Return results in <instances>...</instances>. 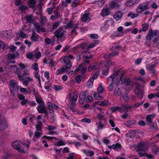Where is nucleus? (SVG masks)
Segmentation results:
<instances>
[{"label": "nucleus", "mask_w": 159, "mask_h": 159, "mask_svg": "<svg viewBox=\"0 0 159 159\" xmlns=\"http://www.w3.org/2000/svg\"><path fill=\"white\" fill-rule=\"evenodd\" d=\"M10 89L11 93L15 96L19 90L20 86L18 85V83L15 80H12L9 81Z\"/></svg>", "instance_id": "nucleus-3"}, {"label": "nucleus", "mask_w": 159, "mask_h": 159, "mask_svg": "<svg viewBox=\"0 0 159 159\" xmlns=\"http://www.w3.org/2000/svg\"><path fill=\"white\" fill-rule=\"evenodd\" d=\"M135 84L136 89L134 91L135 93L137 94L142 93V90L141 89V85L138 83H136Z\"/></svg>", "instance_id": "nucleus-26"}, {"label": "nucleus", "mask_w": 159, "mask_h": 159, "mask_svg": "<svg viewBox=\"0 0 159 159\" xmlns=\"http://www.w3.org/2000/svg\"><path fill=\"white\" fill-rule=\"evenodd\" d=\"M59 25V23L57 22H55L52 25V29H55Z\"/></svg>", "instance_id": "nucleus-64"}, {"label": "nucleus", "mask_w": 159, "mask_h": 159, "mask_svg": "<svg viewBox=\"0 0 159 159\" xmlns=\"http://www.w3.org/2000/svg\"><path fill=\"white\" fill-rule=\"evenodd\" d=\"M46 31V30L45 29L43 28H41V27L39 28V29L37 30V32L38 33H42L43 32H45Z\"/></svg>", "instance_id": "nucleus-60"}, {"label": "nucleus", "mask_w": 159, "mask_h": 159, "mask_svg": "<svg viewBox=\"0 0 159 159\" xmlns=\"http://www.w3.org/2000/svg\"><path fill=\"white\" fill-rule=\"evenodd\" d=\"M150 127L151 129L153 130H155L157 129V126L153 124H151L150 125Z\"/></svg>", "instance_id": "nucleus-61"}, {"label": "nucleus", "mask_w": 159, "mask_h": 159, "mask_svg": "<svg viewBox=\"0 0 159 159\" xmlns=\"http://www.w3.org/2000/svg\"><path fill=\"white\" fill-rule=\"evenodd\" d=\"M136 123L135 121L134 120H131L127 121V125L129 126L134 125H135Z\"/></svg>", "instance_id": "nucleus-41"}, {"label": "nucleus", "mask_w": 159, "mask_h": 159, "mask_svg": "<svg viewBox=\"0 0 159 159\" xmlns=\"http://www.w3.org/2000/svg\"><path fill=\"white\" fill-rule=\"evenodd\" d=\"M89 92L88 91H85L83 94L82 95H80L79 97V102L80 104L83 103L85 100L86 98V96H88Z\"/></svg>", "instance_id": "nucleus-12"}, {"label": "nucleus", "mask_w": 159, "mask_h": 159, "mask_svg": "<svg viewBox=\"0 0 159 159\" xmlns=\"http://www.w3.org/2000/svg\"><path fill=\"white\" fill-rule=\"evenodd\" d=\"M121 145L119 143H117L116 144L112 145V148L113 149L117 151H118L120 149Z\"/></svg>", "instance_id": "nucleus-33"}, {"label": "nucleus", "mask_w": 159, "mask_h": 159, "mask_svg": "<svg viewBox=\"0 0 159 159\" xmlns=\"http://www.w3.org/2000/svg\"><path fill=\"white\" fill-rule=\"evenodd\" d=\"M96 125L98 126V129H102L104 128L106 126L105 124L102 123L101 121H99L98 123L97 122L96 123Z\"/></svg>", "instance_id": "nucleus-30"}, {"label": "nucleus", "mask_w": 159, "mask_h": 159, "mask_svg": "<svg viewBox=\"0 0 159 159\" xmlns=\"http://www.w3.org/2000/svg\"><path fill=\"white\" fill-rule=\"evenodd\" d=\"M10 155L6 152H5L2 157V159H8Z\"/></svg>", "instance_id": "nucleus-59"}, {"label": "nucleus", "mask_w": 159, "mask_h": 159, "mask_svg": "<svg viewBox=\"0 0 159 159\" xmlns=\"http://www.w3.org/2000/svg\"><path fill=\"white\" fill-rule=\"evenodd\" d=\"M101 16L103 17L106 16L110 14L108 9L105 8L103 9L101 12Z\"/></svg>", "instance_id": "nucleus-28"}, {"label": "nucleus", "mask_w": 159, "mask_h": 159, "mask_svg": "<svg viewBox=\"0 0 159 159\" xmlns=\"http://www.w3.org/2000/svg\"><path fill=\"white\" fill-rule=\"evenodd\" d=\"M39 71H36L34 73V75L35 77L37 79V80L40 82V78L39 76L38 75L39 74Z\"/></svg>", "instance_id": "nucleus-47"}, {"label": "nucleus", "mask_w": 159, "mask_h": 159, "mask_svg": "<svg viewBox=\"0 0 159 159\" xmlns=\"http://www.w3.org/2000/svg\"><path fill=\"white\" fill-rule=\"evenodd\" d=\"M89 14L88 13H84L81 16L82 20L84 22H85L87 20H89L90 18L89 16Z\"/></svg>", "instance_id": "nucleus-29"}, {"label": "nucleus", "mask_w": 159, "mask_h": 159, "mask_svg": "<svg viewBox=\"0 0 159 159\" xmlns=\"http://www.w3.org/2000/svg\"><path fill=\"white\" fill-rule=\"evenodd\" d=\"M93 79L90 78L87 83V85L89 88H91L93 86Z\"/></svg>", "instance_id": "nucleus-34"}, {"label": "nucleus", "mask_w": 159, "mask_h": 159, "mask_svg": "<svg viewBox=\"0 0 159 159\" xmlns=\"http://www.w3.org/2000/svg\"><path fill=\"white\" fill-rule=\"evenodd\" d=\"M66 144V143L64 141L60 140L59 141H58L54 143V145L56 146H61L65 145Z\"/></svg>", "instance_id": "nucleus-39"}, {"label": "nucleus", "mask_w": 159, "mask_h": 159, "mask_svg": "<svg viewBox=\"0 0 159 159\" xmlns=\"http://www.w3.org/2000/svg\"><path fill=\"white\" fill-rule=\"evenodd\" d=\"M113 24V21L111 19H109L106 20L101 28V30L105 32L108 26L110 25H112Z\"/></svg>", "instance_id": "nucleus-9"}, {"label": "nucleus", "mask_w": 159, "mask_h": 159, "mask_svg": "<svg viewBox=\"0 0 159 159\" xmlns=\"http://www.w3.org/2000/svg\"><path fill=\"white\" fill-rule=\"evenodd\" d=\"M118 52H112L109 55H106L105 57L107 58H110L115 55H117L118 54Z\"/></svg>", "instance_id": "nucleus-35"}, {"label": "nucleus", "mask_w": 159, "mask_h": 159, "mask_svg": "<svg viewBox=\"0 0 159 159\" xmlns=\"http://www.w3.org/2000/svg\"><path fill=\"white\" fill-rule=\"evenodd\" d=\"M41 22L42 24H43L47 22L46 17L45 16H41Z\"/></svg>", "instance_id": "nucleus-57"}, {"label": "nucleus", "mask_w": 159, "mask_h": 159, "mask_svg": "<svg viewBox=\"0 0 159 159\" xmlns=\"http://www.w3.org/2000/svg\"><path fill=\"white\" fill-rule=\"evenodd\" d=\"M142 30L143 31H145L147 30L149 27V25L146 23L143 24L142 25ZM142 30H139V33H141Z\"/></svg>", "instance_id": "nucleus-37"}, {"label": "nucleus", "mask_w": 159, "mask_h": 159, "mask_svg": "<svg viewBox=\"0 0 159 159\" xmlns=\"http://www.w3.org/2000/svg\"><path fill=\"white\" fill-rule=\"evenodd\" d=\"M121 106L123 107V111L125 112V114L122 116L121 118L123 119H125L127 118L128 116V114L127 113L128 109L130 108L131 107L128 104L122 105Z\"/></svg>", "instance_id": "nucleus-16"}, {"label": "nucleus", "mask_w": 159, "mask_h": 159, "mask_svg": "<svg viewBox=\"0 0 159 159\" xmlns=\"http://www.w3.org/2000/svg\"><path fill=\"white\" fill-rule=\"evenodd\" d=\"M69 69L68 68L65 66H63L62 68L57 70L56 71V74L59 75L63 73L66 72Z\"/></svg>", "instance_id": "nucleus-19"}, {"label": "nucleus", "mask_w": 159, "mask_h": 159, "mask_svg": "<svg viewBox=\"0 0 159 159\" xmlns=\"http://www.w3.org/2000/svg\"><path fill=\"white\" fill-rule=\"evenodd\" d=\"M67 27L68 28L72 29L71 33H72L74 32L76 29L77 28L78 24L74 23L72 22H70L67 24Z\"/></svg>", "instance_id": "nucleus-18"}, {"label": "nucleus", "mask_w": 159, "mask_h": 159, "mask_svg": "<svg viewBox=\"0 0 159 159\" xmlns=\"http://www.w3.org/2000/svg\"><path fill=\"white\" fill-rule=\"evenodd\" d=\"M19 54L17 52L12 54H9L8 56V58L9 59H14L18 57Z\"/></svg>", "instance_id": "nucleus-27"}, {"label": "nucleus", "mask_w": 159, "mask_h": 159, "mask_svg": "<svg viewBox=\"0 0 159 159\" xmlns=\"http://www.w3.org/2000/svg\"><path fill=\"white\" fill-rule=\"evenodd\" d=\"M33 17V15L30 14L29 15L25 16L26 20L27 22L28 23L31 22L32 21H33L32 18Z\"/></svg>", "instance_id": "nucleus-38"}, {"label": "nucleus", "mask_w": 159, "mask_h": 159, "mask_svg": "<svg viewBox=\"0 0 159 159\" xmlns=\"http://www.w3.org/2000/svg\"><path fill=\"white\" fill-rule=\"evenodd\" d=\"M51 86V84L49 81H48L44 84V88L46 89H49Z\"/></svg>", "instance_id": "nucleus-50"}, {"label": "nucleus", "mask_w": 159, "mask_h": 159, "mask_svg": "<svg viewBox=\"0 0 159 159\" xmlns=\"http://www.w3.org/2000/svg\"><path fill=\"white\" fill-rule=\"evenodd\" d=\"M87 69V66H86L81 65V72L82 74H84Z\"/></svg>", "instance_id": "nucleus-56"}, {"label": "nucleus", "mask_w": 159, "mask_h": 159, "mask_svg": "<svg viewBox=\"0 0 159 159\" xmlns=\"http://www.w3.org/2000/svg\"><path fill=\"white\" fill-rule=\"evenodd\" d=\"M31 68L33 70H34L35 71H38V67L37 63H34L32 64L31 67Z\"/></svg>", "instance_id": "nucleus-53"}, {"label": "nucleus", "mask_w": 159, "mask_h": 159, "mask_svg": "<svg viewBox=\"0 0 159 159\" xmlns=\"http://www.w3.org/2000/svg\"><path fill=\"white\" fill-rule=\"evenodd\" d=\"M86 101L87 102H93V98L91 96H89V94L86 97Z\"/></svg>", "instance_id": "nucleus-52"}, {"label": "nucleus", "mask_w": 159, "mask_h": 159, "mask_svg": "<svg viewBox=\"0 0 159 159\" xmlns=\"http://www.w3.org/2000/svg\"><path fill=\"white\" fill-rule=\"evenodd\" d=\"M121 98L124 100L125 102H128L129 99L128 96L126 94H124L121 96Z\"/></svg>", "instance_id": "nucleus-54"}, {"label": "nucleus", "mask_w": 159, "mask_h": 159, "mask_svg": "<svg viewBox=\"0 0 159 159\" xmlns=\"http://www.w3.org/2000/svg\"><path fill=\"white\" fill-rule=\"evenodd\" d=\"M75 57L71 55L65 56L63 58V62L68 69H70L72 66V63L70 60L74 59Z\"/></svg>", "instance_id": "nucleus-6"}, {"label": "nucleus", "mask_w": 159, "mask_h": 159, "mask_svg": "<svg viewBox=\"0 0 159 159\" xmlns=\"http://www.w3.org/2000/svg\"><path fill=\"white\" fill-rule=\"evenodd\" d=\"M68 100L71 103L72 105L75 104L78 98V93L77 91H75L73 93L70 92L69 93Z\"/></svg>", "instance_id": "nucleus-7"}, {"label": "nucleus", "mask_w": 159, "mask_h": 159, "mask_svg": "<svg viewBox=\"0 0 159 159\" xmlns=\"http://www.w3.org/2000/svg\"><path fill=\"white\" fill-rule=\"evenodd\" d=\"M158 31L155 30H150L147 35L146 36V39L147 40H151L154 36H155L158 34Z\"/></svg>", "instance_id": "nucleus-11"}, {"label": "nucleus", "mask_w": 159, "mask_h": 159, "mask_svg": "<svg viewBox=\"0 0 159 159\" xmlns=\"http://www.w3.org/2000/svg\"><path fill=\"white\" fill-rule=\"evenodd\" d=\"M156 66V63L151 65L150 66L147 65L146 67V69L150 70L152 75H154L155 72L154 69V67Z\"/></svg>", "instance_id": "nucleus-23"}, {"label": "nucleus", "mask_w": 159, "mask_h": 159, "mask_svg": "<svg viewBox=\"0 0 159 159\" xmlns=\"http://www.w3.org/2000/svg\"><path fill=\"white\" fill-rule=\"evenodd\" d=\"M108 69L106 67H104L102 70V73L104 75H107L108 74Z\"/></svg>", "instance_id": "nucleus-51"}, {"label": "nucleus", "mask_w": 159, "mask_h": 159, "mask_svg": "<svg viewBox=\"0 0 159 159\" xmlns=\"http://www.w3.org/2000/svg\"><path fill=\"white\" fill-rule=\"evenodd\" d=\"M148 8V3H143L139 4L136 9L137 12L138 13L142 12L147 10Z\"/></svg>", "instance_id": "nucleus-10"}, {"label": "nucleus", "mask_w": 159, "mask_h": 159, "mask_svg": "<svg viewBox=\"0 0 159 159\" xmlns=\"http://www.w3.org/2000/svg\"><path fill=\"white\" fill-rule=\"evenodd\" d=\"M27 103L28 104L30 107L35 106L37 105L35 102L30 100H27L26 102V104Z\"/></svg>", "instance_id": "nucleus-40"}, {"label": "nucleus", "mask_w": 159, "mask_h": 159, "mask_svg": "<svg viewBox=\"0 0 159 159\" xmlns=\"http://www.w3.org/2000/svg\"><path fill=\"white\" fill-rule=\"evenodd\" d=\"M45 43L48 44L53 43H54L53 40H51L48 38H46L45 39Z\"/></svg>", "instance_id": "nucleus-48"}, {"label": "nucleus", "mask_w": 159, "mask_h": 159, "mask_svg": "<svg viewBox=\"0 0 159 159\" xmlns=\"http://www.w3.org/2000/svg\"><path fill=\"white\" fill-rule=\"evenodd\" d=\"M111 7L115 9L118 8L120 6V2L117 0H115L112 1L110 3Z\"/></svg>", "instance_id": "nucleus-20"}, {"label": "nucleus", "mask_w": 159, "mask_h": 159, "mask_svg": "<svg viewBox=\"0 0 159 159\" xmlns=\"http://www.w3.org/2000/svg\"><path fill=\"white\" fill-rule=\"evenodd\" d=\"M46 128L49 131L48 133L50 134H53L57 132L55 130L57 128L53 125H49L47 126Z\"/></svg>", "instance_id": "nucleus-17"}, {"label": "nucleus", "mask_w": 159, "mask_h": 159, "mask_svg": "<svg viewBox=\"0 0 159 159\" xmlns=\"http://www.w3.org/2000/svg\"><path fill=\"white\" fill-rule=\"evenodd\" d=\"M37 109L39 113H45L47 112V109L44 104H40L37 107Z\"/></svg>", "instance_id": "nucleus-15"}, {"label": "nucleus", "mask_w": 159, "mask_h": 159, "mask_svg": "<svg viewBox=\"0 0 159 159\" xmlns=\"http://www.w3.org/2000/svg\"><path fill=\"white\" fill-rule=\"evenodd\" d=\"M18 98L21 101V104L22 106H24L26 104V102L27 100L25 98V96L22 94L18 95Z\"/></svg>", "instance_id": "nucleus-21"}, {"label": "nucleus", "mask_w": 159, "mask_h": 159, "mask_svg": "<svg viewBox=\"0 0 159 159\" xmlns=\"http://www.w3.org/2000/svg\"><path fill=\"white\" fill-rule=\"evenodd\" d=\"M137 0H128L126 3V5L128 7L131 6Z\"/></svg>", "instance_id": "nucleus-32"}, {"label": "nucleus", "mask_w": 159, "mask_h": 159, "mask_svg": "<svg viewBox=\"0 0 159 159\" xmlns=\"http://www.w3.org/2000/svg\"><path fill=\"white\" fill-rule=\"evenodd\" d=\"M35 98L36 101L38 103L40 104H44V103L41 97H36Z\"/></svg>", "instance_id": "nucleus-46"}, {"label": "nucleus", "mask_w": 159, "mask_h": 159, "mask_svg": "<svg viewBox=\"0 0 159 159\" xmlns=\"http://www.w3.org/2000/svg\"><path fill=\"white\" fill-rule=\"evenodd\" d=\"M53 88L55 91H57L62 89L63 87L62 86L60 85H55Z\"/></svg>", "instance_id": "nucleus-55"}, {"label": "nucleus", "mask_w": 159, "mask_h": 159, "mask_svg": "<svg viewBox=\"0 0 159 159\" xmlns=\"http://www.w3.org/2000/svg\"><path fill=\"white\" fill-rule=\"evenodd\" d=\"M7 127V123L5 119H3L0 122V130H2Z\"/></svg>", "instance_id": "nucleus-22"}, {"label": "nucleus", "mask_w": 159, "mask_h": 159, "mask_svg": "<svg viewBox=\"0 0 159 159\" xmlns=\"http://www.w3.org/2000/svg\"><path fill=\"white\" fill-rule=\"evenodd\" d=\"M105 115L103 114H102L100 113L97 114V118L99 120H106V119H104Z\"/></svg>", "instance_id": "nucleus-44"}, {"label": "nucleus", "mask_w": 159, "mask_h": 159, "mask_svg": "<svg viewBox=\"0 0 159 159\" xmlns=\"http://www.w3.org/2000/svg\"><path fill=\"white\" fill-rule=\"evenodd\" d=\"M75 156L73 153L69 154V156L67 158V159H74L75 158Z\"/></svg>", "instance_id": "nucleus-63"}, {"label": "nucleus", "mask_w": 159, "mask_h": 159, "mask_svg": "<svg viewBox=\"0 0 159 159\" xmlns=\"http://www.w3.org/2000/svg\"><path fill=\"white\" fill-rule=\"evenodd\" d=\"M122 76V73L121 72L119 71L115 72L112 74L110 76H109L107 79L108 81H112L109 86L108 89L109 91H111L113 90L114 88V82H113L115 78L117 76L116 79L117 80V83L119 82Z\"/></svg>", "instance_id": "nucleus-2"}, {"label": "nucleus", "mask_w": 159, "mask_h": 159, "mask_svg": "<svg viewBox=\"0 0 159 159\" xmlns=\"http://www.w3.org/2000/svg\"><path fill=\"white\" fill-rule=\"evenodd\" d=\"M30 142L29 141L21 142L19 140H16L11 143V146L14 149L21 153H25L29 148Z\"/></svg>", "instance_id": "nucleus-1"}, {"label": "nucleus", "mask_w": 159, "mask_h": 159, "mask_svg": "<svg viewBox=\"0 0 159 159\" xmlns=\"http://www.w3.org/2000/svg\"><path fill=\"white\" fill-rule=\"evenodd\" d=\"M35 3V0H29L28 5L30 7H34Z\"/></svg>", "instance_id": "nucleus-43"}, {"label": "nucleus", "mask_w": 159, "mask_h": 159, "mask_svg": "<svg viewBox=\"0 0 159 159\" xmlns=\"http://www.w3.org/2000/svg\"><path fill=\"white\" fill-rule=\"evenodd\" d=\"M97 91L98 93L101 94L104 91V88L101 85H100L97 88Z\"/></svg>", "instance_id": "nucleus-45"}, {"label": "nucleus", "mask_w": 159, "mask_h": 159, "mask_svg": "<svg viewBox=\"0 0 159 159\" xmlns=\"http://www.w3.org/2000/svg\"><path fill=\"white\" fill-rule=\"evenodd\" d=\"M12 35V31L10 30H5L0 32V38L4 40L9 39Z\"/></svg>", "instance_id": "nucleus-8"}, {"label": "nucleus", "mask_w": 159, "mask_h": 159, "mask_svg": "<svg viewBox=\"0 0 159 159\" xmlns=\"http://www.w3.org/2000/svg\"><path fill=\"white\" fill-rule=\"evenodd\" d=\"M122 15V12L121 11H118L115 14L114 16V18L116 21H118L120 19Z\"/></svg>", "instance_id": "nucleus-25"}, {"label": "nucleus", "mask_w": 159, "mask_h": 159, "mask_svg": "<svg viewBox=\"0 0 159 159\" xmlns=\"http://www.w3.org/2000/svg\"><path fill=\"white\" fill-rule=\"evenodd\" d=\"M138 16V14L133 13L131 12H129L127 15L128 17H130L132 19H134Z\"/></svg>", "instance_id": "nucleus-42"}, {"label": "nucleus", "mask_w": 159, "mask_h": 159, "mask_svg": "<svg viewBox=\"0 0 159 159\" xmlns=\"http://www.w3.org/2000/svg\"><path fill=\"white\" fill-rule=\"evenodd\" d=\"M102 106H106L109 104V101L106 100H104L102 101Z\"/></svg>", "instance_id": "nucleus-58"}, {"label": "nucleus", "mask_w": 159, "mask_h": 159, "mask_svg": "<svg viewBox=\"0 0 159 159\" xmlns=\"http://www.w3.org/2000/svg\"><path fill=\"white\" fill-rule=\"evenodd\" d=\"M93 96L95 99H96L99 100L102 99L103 98V96H102L99 95V93H98L95 92H93Z\"/></svg>", "instance_id": "nucleus-31"}, {"label": "nucleus", "mask_w": 159, "mask_h": 159, "mask_svg": "<svg viewBox=\"0 0 159 159\" xmlns=\"http://www.w3.org/2000/svg\"><path fill=\"white\" fill-rule=\"evenodd\" d=\"M82 151L87 156L92 157L93 156L94 152L93 151H89L85 149H83Z\"/></svg>", "instance_id": "nucleus-24"}, {"label": "nucleus", "mask_w": 159, "mask_h": 159, "mask_svg": "<svg viewBox=\"0 0 159 159\" xmlns=\"http://www.w3.org/2000/svg\"><path fill=\"white\" fill-rule=\"evenodd\" d=\"M124 83L126 85H129L131 84V81L129 79H126L124 80Z\"/></svg>", "instance_id": "nucleus-62"}, {"label": "nucleus", "mask_w": 159, "mask_h": 159, "mask_svg": "<svg viewBox=\"0 0 159 159\" xmlns=\"http://www.w3.org/2000/svg\"><path fill=\"white\" fill-rule=\"evenodd\" d=\"M101 67L100 64L98 63H95L91 64L88 68V70L90 71L98 69Z\"/></svg>", "instance_id": "nucleus-13"}, {"label": "nucleus", "mask_w": 159, "mask_h": 159, "mask_svg": "<svg viewBox=\"0 0 159 159\" xmlns=\"http://www.w3.org/2000/svg\"><path fill=\"white\" fill-rule=\"evenodd\" d=\"M135 148L137 151L146 152L148 149V144L147 142L141 141Z\"/></svg>", "instance_id": "nucleus-4"}, {"label": "nucleus", "mask_w": 159, "mask_h": 159, "mask_svg": "<svg viewBox=\"0 0 159 159\" xmlns=\"http://www.w3.org/2000/svg\"><path fill=\"white\" fill-rule=\"evenodd\" d=\"M121 93V90L120 88L116 87L114 91V93L116 96H119L120 95Z\"/></svg>", "instance_id": "nucleus-36"}, {"label": "nucleus", "mask_w": 159, "mask_h": 159, "mask_svg": "<svg viewBox=\"0 0 159 159\" xmlns=\"http://www.w3.org/2000/svg\"><path fill=\"white\" fill-rule=\"evenodd\" d=\"M66 31L61 28H59L56 32L54 34L58 40L63 41L65 38Z\"/></svg>", "instance_id": "nucleus-5"}, {"label": "nucleus", "mask_w": 159, "mask_h": 159, "mask_svg": "<svg viewBox=\"0 0 159 159\" xmlns=\"http://www.w3.org/2000/svg\"><path fill=\"white\" fill-rule=\"evenodd\" d=\"M31 39L32 40L34 41H42V38L35 32L33 33L31 37Z\"/></svg>", "instance_id": "nucleus-14"}, {"label": "nucleus", "mask_w": 159, "mask_h": 159, "mask_svg": "<svg viewBox=\"0 0 159 159\" xmlns=\"http://www.w3.org/2000/svg\"><path fill=\"white\" fill-rule=\"evenodd\" d=\"M82 77V76L81 75H77L75 78V81L77 83H80L81 81V79Z\"/></svg>", "instance_id": "nucleus-49"}]
</instances>
